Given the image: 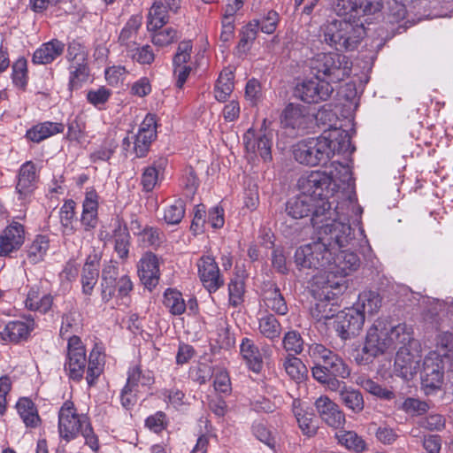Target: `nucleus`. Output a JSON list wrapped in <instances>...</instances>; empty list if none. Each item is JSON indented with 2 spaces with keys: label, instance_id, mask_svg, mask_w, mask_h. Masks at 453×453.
<instances>
[{
  "label": "nucleus",
  "instance_id": "obj_60",
  "mask_svg": "<svg viewBox=\"0 0 453 453\" xmlns=\"http://www.w3.org/2000/svg\"><path fill=\"white\" fill-rule=\"evenodd\" d=\"M405 5L398 0H389L388 2V20L390 23H398L404 19L406 16Z\"/></svg>",
  "mask_w": 453,
  "mask_h": 453
},
{
  "label": "nucleus",
  "instance_id": "obj_15",
  "mask_svg": "<svg viewBox=\"0 0 453 453\" xmlns=\"http://www.w3.org/2000/svg\"><path fill=\"white\" fill-rule=\"evenodd\" d=\"M243 143L251 158L261 157L265 161L272 159V138L262 129L257 132L250 128L243 135Z\"/></svg>",
  "mask_w": 453,
  "mask_h": 453
},
{
  "label": "nucleus",
  "instance_id": "obj_6",
  "mask_svg": "<svg viewBox=\"0 0 453 453\" xmlns=\"http://www.w3.org/2000/svg\"><path fill=\"white\" fill-rule=\"evenodd\" d=\"M323 40L336 50H353L365 35L362 22L333 20L323 26Z\"/></svg>",
  "mask_w": 453,
  "mask_h": 453
},
{
  "label": "nucleus",
  "instance_id": "obj_34",
  "mask_svg": "<svg viewBox=\"0 0 453 453\" xmlns=\"http://www.w3.org/2000/svg\"><path fill=\"white\" fill-rule=\"evenodd\" d=\"M166 163L165 158H159L153 162L151 165L144 168L141 178V184L144 191L150 192L156 188L159 174L163 173Z\"/></svg>",
  "mask_w": 453,
  "mask_h": 453
},
{
  "label": "nucleus",
  "instance_id": "obj_5",
  "mask_svg": "<svg viewBox=\"0 0 453 453\" xmlns=\"http://www.w3.org/2000/svg\"><path fill=\"white\" fill-rule=\"evenodd\" d=\"M58 433L60 438L66 442L75 439L81 433L86 444L93 450L97 451L99 441L95 434L87 416L79 414L71 401H65L58 412Z\"/></svg>",
  "mask_w": 453,
  "mask_h": 453
},
{
  "label": "nucleus",
  "instance_id": "obj_52",
  "mask_svg": "<svg viewBox=\"0 0 453 453\" xmlns=\"http://www.w3.org/2000/svg\"><path fill=\"white\" fill-rule=\"evenodd\" d=\"M283 367L288 376L294 380H302L306 371L302 360L293 355H288L285 357Z\"/></svg>",
  "mask_w": 453,
  "mask_h": 453
},
{
  "label": "nucleus",
  "instance_id": "obj_46",
  "mask_svg": "<svg viewBox=\"0 0 453 453\" xmlns=\"http://www.w3.org/2000/svg\"><path fill=\"white\" fill-rule=\"evenodd\" d=\"M89 76V69L87 62H79L70 65L69 89H79Z\"/></svg>",
  "mask_w": 453,
  "mask_h": 453
},
{
  "label": "nucleus",
  "instance_id": "obj_40",
  "mask_svg": "<svg viewBox=\"0 0 453 453\" xmlns=\"http://www.w3.org/2000/svg\"><path fill=\"white\" fill-rule=\"evenodd\" d=\"M264 302L268 309L279 315H285L288 311L283 296L274 285H271L268 289L265 290Z\"/></svg>",
  "mask_w": 453,
  "mask_h": 453
},
{
  "label": "nucleus",
  "instance_id": "obj_56",
  "mask_svg": "<svg viewBox=\"0 0 453 453\" xmlns=\"http://www.w3.org/2000/svg\"><path fill=\"white\" fill-rule=\"evenodd\" d=\"M253 20L259 22V29L263 33L270 35L276 30L280 18L277 12L273 10H268L262 15L260 19Z\"/></svg>",
  "mask_w": 453,
  "mask_h": 453
},
{
  "label": "nucleus",
  "instance_id": "obj_14",
  "mask_svg": "<svg viewBox=\"0 0 453 453\" xmlns=\"http://www.w3.org/2000/svg\"><path fill=\"white\" fill-rule=\"evenodd\" d=\"M198 276L203 287L214 293L225 283L215 258L209 255L202 256L197 261Z\"/></svg>",
  "mask_w": 453,
  "mask_h": 453
},
{
  "label": "nucleus",
  "instance_id": "obj_54",
  "mask_svg": "<svg viewBox=\"0 0 453 453\" xmlns=\"http://www.w3.org/2000/svg\"><path fill=\"white\" fill-rule=\"evenodd\" d=\"M184 214L185 203L182 200L179 199L165 209L164 219L169 225H176L181 221Z\"/></svg>",
  "mask_w": 453,
  "mask_h": 453
},
{
  "label": "nucleus",
  "instance_id": "obj_53",
  "mask_svg": "<svg viewBox=\"0 0 453 453\" xmlns=\"http://www.w3.org/2000/svg\"><path fill=\"white\" fill-rule=\"evenodd\" d=\"M313 378L319 383L326 385L329 390L338 392L339 395L341 391L343 390V388L348 387L344 381L338 380V378H340L339 376L326 375V373L321 372L320 370L314 372Z\"/></svg>",
  "mask_w": 453,
  "mask_h": 453
},
{
  "label": "nucleus",
  "instance_id": "obj_48",
  "mask_svg": "<svg viewBox=\"0 0 453 453\" xmlns=\"http://www.w3.org/2000/svg\"><path fill=\"white\" fill-rule=\"evenodd\" d=\"M335 436L338 442L349 450L358 453L366 448L365 441L354 431H340Z\"/></svg>",
  "mask_w": 453,
  "mask_h": 453
},
{
  "label": "nucleus",
  "instance_id": "obj_25",
  "mask_svg": "<svg viewBox=\"0 0 453 453\" xmlns=\"http://www.w3.org/2000/svg\"><path fill=\"white\" fill-rule=\"evenodd\" d=\"M33 329L34 321L32 319L10 321L0 331V338L4 342L18 343L27 340Z\"/></svg>",
  "mask_w": 453,
  "mask_h": 453
},
{
  "label": "nucleus",
  "instance_id": "obj_63",
  "mask_svg": "<svg viewBox=\"0 0 453 453\" xmlns=\"http://www.w3.org/2000/svg\"><path fill=\"white\" fill-rule=\"evenodd\" d=\"M259 29V22L251 20L242 29L241 33V39L239 42V46L245 48L249 44L252 43L257 35V31Z\"/></svg>",
  "mask_w": 453,
  "mask_h": 453
},
{
  "label": "nucleus",
  "instance_id": "obj_31",
  "mask_svg": "<svg viewBox=\"0 0 453 453\" xmlns=\"http://www.w3.org/2000/svg\"><path fill=\"white\" fill-rule=\"evenodd\" d=\"M65 126L62 123L46 121L35 125L27 132V138L34 142H40L54 134L63 133Z\"/></svg>",
  "mask_w": 453,
  "mask_h": 453
},
{
  "label": "nucleus",
  "instance_id": "obj_42",
  "mask_svg": "<svg viewBox=\"0 0 453 453\" xmlns=\"http://www.w3.org/2000/svg\"><path fill=\"white\" fill-rule=\"evenodd\" d=\"M356 384L369 394L384 400H391L395 397L393 391L383 388L379 383L366 375H360L356 379Z\"/></svg>",
  "mask_w": 453,
  "mask_h": 453
},
{
  "label": "nucleus",
  "instance_id": "obj_4",
  "mask_svg": "<svg viewBox=\"0 0 453 453\" xmlns=\"http://www.w3.org/2000/svg\"><path fill=\"white\" fill-rule=\"evenodd\" d=\"M346 289L342 280H330L322 274L314 275L311 293L315 303L311 307V315L317 321L333 319L338 313V305L334 302L336 296Z\"/></svg>",
  "mask_w": 453,
  "mask_h": 453
},
{
  "label": "nucleus",
  "instance_id": "obj_55",
  "mask_svg": "<svg viewBox=\"0 0 453 453\" xmlns=\"http://www.w3.org/2000/svg\"><path fill=\"white\" fill-rule=\"evenodd\" d=\"M154 32L151 41L154 45L159 47L167 46L180 37L178 31L172 27H166L163 30L158 29Z\"/></svg>",
  "mask_w": 453,
  "mask_h": 453
},
{
  "label": "nucleus",
  "instance_id": "obj_47",
  "mask_svg": "<svg viewBox=\"0 0 453 453\" xmlns=\"http://www.w3.org/2000/svg\"><path fill=\"white\" fill-rule=\"evenodd\" d=\"M333 8L338 16L349 17V20L353 19L352 22L361 18L358 0H334Z\"/></svg>",
  "mask_w": 453,
  "mask_h": 453
},
{
  "label": "nucleus",
  "instance_id": "obj_62",
  "mask_svg": "<svg viewBox=\"0 0 453 453\" xmlns=\"http://www.w3.org/2000/svg\"><path fill=\"white\" fill-rule=\"evenodd\" d=\"M87 51L85 47L77 41L69 42L66 58L71 64L87 62Z\"/></svg>",
  "mask_w": 453,
  "mask_h": 453
},
{
  "label": "nucleus",
  "instance_id": "obj_16",
  "mask_svg": "<svg viewBox=\"0 0 453 453\" xmlns=\"http://www.w3.org/2000/svg\"><path fill=\"white\" fill-rule=\"evenodd\" d=\"M364 322V313L353 307L336 314L334 326L339 336L346 340L357 335L362 329Z\"/></svg>",
  "mask_w": 453,
  "mask_h": 453
},
{
  "label": "nucleus",
  "instance_id": "obj_36",
  "mask_svg": "<svg viewBox=\"0 0 453 453\" xmlns=\"http://www.w3.org/2000/svg\"><path fill=\"white\" fill-rule=\"evenodd\" d=\"M381 307V298L380 295L374 291H364L358 296V300L355 309L360 310L365 316H372L379 311Z\"/></svg>",
  "mask_w": 453,
  "mask_h": 453
},
{
  "label": "nucleus",
  "instance_id": "obj_17",
  "mask_svg": "<svg viewBox=\"0 0 453 453\" xmlns=\"http://www.w3.org/2000/svg\"><path fill=\"white\" fill-rule=\"evenodd\" d=\"M192 49L191 41H182L178 44L173 56V74L176 77V86L179 88L183 87L192 70L191 66L187 65L190 61Z\"/></svg>",
  "mask_w": 453,
  "mask_h": 453
},
{
  "label": "nucleus",
  "instance_id": "obj_39",
  "mask_svg": "<svg viewBox=\"0 0 453 453\" xmlns=\"http://www.w3.org/2000/svg\"><path fill=\"white\" fill-rule=\"evenodd\" d=\"M114 250L121 259L128 257L130 234L126 225H123L119 219L115 222L113 230Z\"/></svg>",
  "mask_w": 453,
  "mask_h": 453
},
{
  "label": "nucleus",
  "instance_id": "obj_9",
  "mask_svg": "<svg viewBox=\"0 0 453 453\" xmlns=\"http://www.w3.org/2000/svg\"><path fill=\"white\" fill-rule=\"evenodd\" d=\"M331 214H326L327 219L323 223L316 226L318 234L320 240L330 248L332 254L335 252L336 248L346 247L353 239L352 229L348 222L333 218L336 212L331 210Z\"/></svg>",
  "mask_w": 453,
  "mask_h": 453
},
{
  "label": "nucleus",
  "instance_id": "obj_57",
  "mask_svg": "<svg viewBox=\"0 0 453 453\" xmlns=\"http://www.w3.org/2000/svg\"><path fill=\"white\" fill-rule=\"evenodd\" d=\"M127 55L142 65H150L155 58V55L150 45H143L141 48H137L135 45L133 47V51H127Z\"/></svg>",
  "mask_w": 453,
  "mask_h": 453
},
{
  "label": "nucleus",
  "instance_id": "obj_10",
  "mask_svg": "<svg viewBox=\"0 0 453 453\" xmlns=\"http://www.w3.org/2000/svg\"><path fill=\"white\" fill-rule=\"evenodd\" d=\"M86 366L85 347L80 337L73 335L69 337L67 342L66 357L64 365L65 371L71 380L80 381L83 378Z\"/></svg>",
  "mask_w": 453,
  "mask_h": 453
},
{
  "label": "nucleus",
  "instance_id": "obj_23",
  "mask_svg": "<svg viewBox=\"0 0 453 453\" xmlns=\"http://www.w3.org/2000/svg\"><path fill=\"white\" fill-rule=\"evenodd\" d=\"M120 276L117 262L109 261L104 265L101 280V296L104 303H108L113 297Z\"/></svg>",
  "mask_w": 453,
  "mask_h": 453
},
{
  "label": "nucleus",
  "instance_id": "obj_45",
  "mask_svg": "<svg viewBox=\"0 0 453 453\" xmlns=\"http://www.w3.org/2000/svg\"><path fill=\"white\" fill-rule=\"evenodd\" d=\"M258 330L263 336L273 341L280 337L281 325L273 314H267L259 319Z\"/></svg>",
  "mask_w": 453,
  "mask_h": 453
},
{
  "label": "nucleus",
  "instance_id": "obj_11",
  "mask_svg": "<svg viewBox=\"0 0 453 453\" xmlns=\"http://www.w3.org/2000/svg\"><path fill=\"white\" fill-rule=\"evenodd\" d=\"M334 88L319 77L315 76L298 83L295 88V96L307 104H319L330 98Z\"/></svg>",
  "mask_w": 453,
  "mask_h": 453
},
{
  "label": "nucleus",
  "instance_id": "obj_37",
  "mask_svg": "<svg viewBox=\"0 0 453 453\" xmlns=\"http://www.w3.org/2000/svg\"><path fill=\"white\" fill-rule=\"evenodd\" d=\"M17 411L26 426L35 428L40 425L41 418L35 403L28 398H20L16 404Z\"/></svg>",
  "mask_w": 453,
  "mask_h": 453
},
{
  "label": "nucleus",
  "instance_id": "obj_1",
  "mask_svg": "<svg viewBox=\"0 0 453 453\" xmlns=\"http://www.w3.org/2000/svg\"><path fill=\"white\" fill-rule=\"evenodd\" d=\"M300 195L291 198L286 204L287 213L293 219H303L311 214V222L315 227L331 214L330 201L337 191V185L331 176L315 171L298 180Z\"/></svg>",
  "mask_w": 453,
  "mask_h": 453
},
{
  "label": "nucleus",
  "instance_id": "obj_13",
  "mask_svg": "<svg viewBox=\"0 0 453 453\" xmlns=\"http://www.w3.org/2000/svg\"><path fill=\"white\" fill-rule=\"evenodd\" d=\"M443 358L438 351H430L423 360L421 371L422 385L434 390L441 388L443 381Z\"/></svg>",
  "mask_w": 453,
  "mask_h": 453
},
{
  "label": "nucleus",
  "instance_id": "obj_28",
  "mask_svg": "<svg viewBox=\"0 0 453 453\" xmlns=\"http://www.w3.org/2000/svg\"><path fill=\"white\" fill-rule=\"evenodd\" d=\"M292 411L302 433L308 437L314 436L318 431L317 421L312 413L304 410L303 403L300 399L293 400Z\"/></svg>",
  "mask_w": 453,
  "mask_h": 453
},
{
  "label": "nucleus",
  "instance_id": "obj_43",
  "mask_svg": "<svg viewBox=\"0 0 453 453\" xmlns=\"http://www.w3.org/2000/svg\"><path fill=\"white\" fill-rule=\"evenodd\" d=\"M167 22L168 15L166 6L162 3L155 2L148 14V30L157 31L161 29Z\"/></svg>",
  "mask_w": 453,
  "mask_h": 453
},
{
  "label": "nucleus",
  "instance_id": "obj_33",
  "mask_svg": "<svg viewBox=\"0 0 453 453\" xmlns=\"http://www.w3.org/2000/svg\"><path fill=\"white\" fill-rule=\"evenodd\" d=\"M339 401L345 408L354 414H360L365 409V400L362 392L351 386L343 388Z\"/></svg>",
  "mask_w": 453,
  "mask_h": 453
},
{
  "label": "nucleus",
  "instance_id": "obj_24",
  "mask_svg": "<svg viewBox=\"0 0 453 453\" xmlns=\"http://www.w3.org/2000/svg\"><path fill=\"white\" fill-rule=\"evenodd\" d=\"M138 274L142 283L147 287H154L159 278L157 257L151 252L145 253L138 263Z\"/></svg>",
  "mask_w": 453,
  "mask_h": 453
},
{
  "label": "nucleus",
  "instance_id": "obj_20",
  "mask_svg": "<svg viewBox=\"0 0 453 453\" xmlns=\"http://www.w3.org/2000/svg\"><path fill=\"white\" fill-rule=\"evenodd\" d=\"M24 242V226L19 222H12L0 234V256H8L17 251Z\"/></svg>",
  "mask_w": 453,
  "mask_h": 453
},
{
  "label": "nucleus",
  "instance_id": "obj_12",
  "mask_svg": "<svg viewBox=\"0 0 453 453\" xmlns=\"http://www.w3.org/2000/svg\"><path fill=\"white\" fill-rule=\"evenodd\" d=\"M360 265L358 256L351 251L340 250L331 256L327 267L326 277L330 280H342L345 286L344 277L356 271Z\"/></svg>",
  "mask_w": 453,
  "mask_h": 453
},
{
  "label": "nucleus",
  "instance_id": "obj_49",
  "mask_svg": "<svg viewBox=\"0 0 453 453\" xmlns=\"http://www.w3.org/2000/svg\"><path fill=\"white\" fill-rule=\"evenodd\" d=\"M164 304L173 315H181L187 309L182 294L171 288L166 289L164 294Z\"/></svg>",
  "mask_w": 453,
  "mask_h": 453
},
{
  "label": "nucleus",
  "instance_id": "obj_26",
  "mask_svg": "<svg viewBox=\"0 0 453 453\" xmlns=\"http://www.w3.org/2000/svg\"><path fill=\"white\" fill-rule=\"evenodd\" d=\"M309 116L303 106L289 104L284 109L280 121L284 127L304 129L307 127Z\"/></svg>",
  "mask_w": 453,
  "mask_h": 453
},
{
  "label": "nucleus",
  "instance_id": "obj_19",
  "mask_svg": "<svg viewBox=\"0 0 453 453\" xmlns=\"http://www.w3.org/2000/svg\"><path fill=\"white\" fill-rule=\"evenodd\" d=\"M396 352L395 359V372L397 376L408 380L419 370L420 357L418 354L411 353L406 347L407 344H402Z\"/></svg>",
  "mask_w": 453,
  "mask_h": 453
},
{
  "label": "nucleus",
  "instance_id": "obj_51",
  "mask_svg": "<svg viewBox=\"0 0 453 453\" xmlns=\"http://www.w3.org/2000/svg\"><path fill=\"white\" fill-rule=\"evenodd\" d=\"M52 302L53 297L50 295L44 294L40 296L37 291L30 290L26 300V306L29 310L45 313L51 308Z\"/></svg>",
  "mask_w": 453,
  "mask_h": 453
},
{
  "label": "nucleus",
  "instance_id": "obj_22",
  "mask_svg": "<svg viewBox=\"0 0 453 453\" xmlns=\"http://www.w3.org/2000/svg\"><path fill=\"white\" fill-rule=\"evenodd\" d=\"M101 255L96 251L89 254L81 273L82 293L91 296L99 277V263Z\"/></svg>",
  "mask_w": 453,
  "mask_h": 453
},
{
  "label": "nucleus",
  "instance_id": "obj_2",
  "mask_svg": "<svg viewBox=\"0 0 453 453\" xmlns=\"http://www.w3.org/2000/svg\"><path fill=\"white\" fill-rule=\"evenodd\" d=\"M350 145L349 134L342 129L325 131L319 137L298 142L293 147L294 158L300 164L316 166L326 164L335 153L347 151Z\"/></svg>",
  "mask_w": 453,
  "mask_h": 453
},
{
  "label": "nucleus",
  "instance_id": "obj_8",
  "mask_svg": "<svg viewBox=\"0 0 453 453\" xmlns=\"http://www.w3.org/2000/svg\"><path fill=\"white\" fill-rule=\"evenodd\" d=\"M332 250L327 248L319 237L317 241L304 244L296 249L295 263L296 266L304 269L317 270L316 275L326 277Z\"/></svg>",
  "mask_w": 453,
  "mask_h": 453
},
{
  "label": "nucleus",
  "instance_id": "obj_29",
  "mask_svg": "<svg viewBox=\"0 0 453 453\" xmlns=\"http://www.w3.org/2000/svg\"><path fill=\"white\" fill-rule=\"evenodd\" d=\"M65 44L57 39L42 43L33 55L32 61L37 65H47L62 55Z\"/></svg>",
  "mask_w": 453,
  "mask_h": 453
},
{
  "label": "nucleus",
  "instance_id": "obj_50",
  "mask_svg": "<svg viewBox=\"0 0 453 453\" xmlns=\"http://www.w3.org/2000/svg\"><path fill=\"white\" fill-rule=\"evenodd\" d=\"M60 223L64 234L69 235L74 233L73 221L75 218V202L67 200L59 211Z\"/></svg>",
  "mask_w": 453,
  "mask_h": 453
},
{
  "label": "nucleus",
  "instance_id": "obj_7",
  "mask_svg": "<svg viewBox=\"0 0 453 453\" xmlns=\"http://www.w3.org/2000/svg\"><path fill=\"white\" fill-rule=\"evenodd\" d=\"M351 65L349 58L340 53L318 54L311 64L314 75L329 83L337 82L348 77Z\"/></svg>",
  "mask_w": 453,
  "mask_h": 453
},
{
  "label": "nucleus",
  "instance_id": "obj_41",
  "mask_svg": "<svg viewBox=\"0 0 453 453\" xmlns=\"http://www.w3.org/2000/svg\"><path fill=\"white\" fill-rule=\"evenodd\" d=\"M234 75L230 70H224L219 74L214 88V96L219 102H226L234 90Z\"/></svg>",
  "mask_w": 453,
  "mask_h": 453
},
{
  "label": "nucleus",
  "instance_id": "obj_3",
  "mask_svg": "<svg viewBox=\"0 0 453 453\" xmlns=\"http://www.w3.org/2000/svg\"><path fill=\"white\" fill-rule=\"evenodd\" d=\"M412 337L406 324L392 326L387 319H378L368 329L363 353L379 357L395 344H408Z\"/></svg>",
  "mask_w": 453,
  "mask_h": 453
},
{
  "label": "nucleus",
  "instance_id": "obj_18",
  "mask_svg": "<svg viewBox=\"0 0 453 453\" xmlns=\"http://www.w3.org/2000/svg\"><path fill=\"white\" fill-rule=\"evenodd\" d=\"M315 407L322 420L335 429L342 428L346 423L345 414L339 405L327 395H321L315 401Z\"/></svg>",
  "mask_w": 453,
  "mask_h": 453
},
{
  "label": "nucleus",
  "instance_id": "obj_27",
  "mask_svg": "<svg viewBox=\"0 0 453 453\" xmlns=\"http://www.w3.org/2000/svg\"><path fill=\"white\" fill-rule=\"evenodd\" d=\"M142 24V14H134L120 30L118 42L126 51H133V47L136 45L137 35Z\"/></svg>",
  "mask_w": 453,
  "mask_h": 453
},
{
  "label": "nucleus",
  "instance_id": "obj_61",
  "mask_svg": "<svg viewBox=\"0 0 453 453\" xmlns=\"http://www.w3.org/2000/svg\"><path fill=\"white\" fill-rule=\"evenodd\" d=\"M229 303L233 306L239 305L242 301L244 294V283L242 280L236 277L232 279L228 285Z\"/></svg>",
  "mask_w": 453,
  "mask_h": 453
},
{
  "label": "nucleus",
  "instance_id": "obj_21",
  "mask_svg": "<svg viewBox=\"0 0 453 453\" xmlns=\"http://www.w3.org/2000/svg\"><path fill=\"white\" fill-rule=\"evenodd\" d=\"M156 121L153 116L147 115L142 121L139 131L134 136L133 150L138 157H144L156 138Z\"/></svg>",
  "mask_w": 453,
  "mask_h": 453
},
{
  "label": "nucleus",
  "instance_id": "obj_64",
  "mask_svg": "<svg viewBox=\"0 0 453 453\" xmlns=\"http://www.w3.org/2000/svg\"><path fill=\"white\" fill-rule=\"evenodd\" d=\"M12 81L13 83L24 88L27 85V62L25 59H19L12 66Z\"/></svg>",
  "mask_w": 453,
  "mask_h": 453
},
{
  "label": "nucleus",
  "instance_id": "obj_58",
  "mask_svg": "<svg viewBox=\"0 0 453 453\" xmlns=\"http://www.w3.org/2000/svg\"><path fill=\"white\" fill-rule=\"evenodd\" d=\"M283 347L287 351L299 354L303 349V340L301 334L295 330L288 332L283 338Z\"/></svg>",
  "mask_w": 453,
  "mask_h": 453
},
{
  "label": "nucleus",
  "instance_id": "obj_38",
  "mask_svg": "<svg viewBox=\"0 0 453 453\" xmlns=\"http://www.w3.org/2000/svg\"><path fill=\"white\" fill-rule=\"evenodd\" d=\"M87 365L86 380L88 386L92 387L104 371V355L98 349H93L89 354L88 360H87Z\"/></svg>",
  "mask_w": 453,
  "mask_h": 453
},
{
  "label": "nucleus",
  "instance_id": "obj_30",
  "mask_svg": "<svg viewBox=\"0 0 453 453\" xmlns=\"http://www.w3.org/2000/svg\"><path fill=\"white\" fill-rule=\"evenodd\" d=\"M316 370H320L321 372L326 373V375L339 376L343 380L349 378L351 373L350 367L336 353L331 357V358H327V362L325 365H314L311 368L312 376H314Z\"/></svg>",
  "mask_w": 453,
  "mask_h": 453
},
{
  "label": "nucleus",
  "instance_id": "obj_32",
  "mask_svg": "<svg viewBox=\"0 0 453 453\" xmlns=\"http://www.w3.org/2000/svg\"><path fill=\"white\" fill-rule=\"evenodd\" d=\"M240 350L250 369L259 372L263 367V357L254 342L249 338L242 339Z\"/></svg>",
  "mask_w": 453,
  "mask_h": 453
},
{
  "label": "nucleus",
  "instance_id": "obj_35",
  "mask_svg": "<svg viewBox=\"0 0 453 453\" xmlns=\"http://www.w3.org/2000/svg\"><path fill=\"white\" fill-rule=\"evenodd\" d=\"M36 179L35 166L31 161L23 164L19 172L17 191L21 196L29 194L35 185Z\"/></svg>",
  "mask_w": 453,
  "mask_h": 453
},
{
  "label": "nucleus",
  "instance_id": "obj_59",
  "mask_svg": "<svg viewBox=\"0 0 453 453\" xmlns=\"http://www.w3.org/2000/svg\"><path fill=\"white\" fill-rule=\"evenodd\" d=\"M310 357L316 362L315 365H325L327 358H331L335 353L319 343H313L309 346Z\"/></svg>",
  "mask_w": 453,
  "mask_h": 453
},
{
  "label": "nucleus",
  "instance_id": "obj_44",
  "mask_svg": "<svg viewBox=\"0 0 453 453\" xmlns=\"http://www.w3.org/2000/svg\"><path fill=\"white\" fill-rule=\"evenodd\" d=\"M50 248V238L47 235H37L27 250V258L32 264L43 260Z\"/></svg>",
  "mask_w": 453,
  "mask_h": 453
}]
</instances>
